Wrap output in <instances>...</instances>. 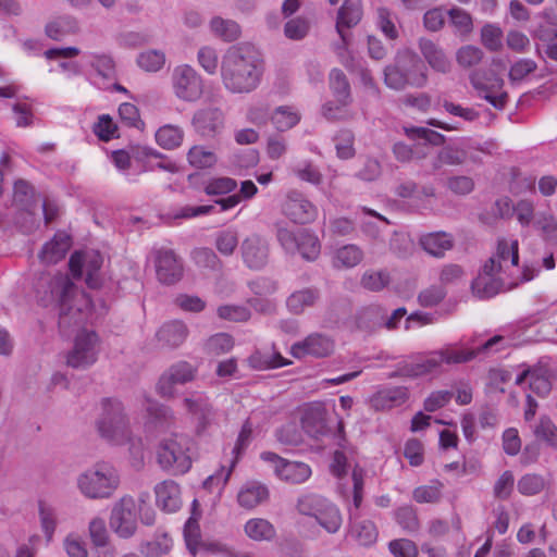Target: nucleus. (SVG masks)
<instances>
[{
  "instance_id": "nucleus-50",
  "label": "nucleus",
  "mask_w": 557,
  "mask_h": 557,
  "mask_svg": "<svg viewBox=\"0 0 557 557\" xmlns=\"http://www.w3.org/2000/svg\"><path fill=\"white\" fill-rule=\"evenodd\" d=\"M546 486V481L539 473H527L522 475L517 483L518 492L524 496H534L540 494Z\"/></svg>"
},
{
  "instance_id": "nucleus-48",
  "label": "nucleus",
  "mask_w": 557,
  "mask_h": 557,
  "mask_svg": "<svg viewBox=\"0 0 557 557\" xmlns=\"http://www.w3.org/2000/svg\"><path fill=\"white\" fill-rule=\"evenodd\" d=\"M214 247L224 257L232 256L238 247V233L234 228L218 232L214 237Z\"/></svg>"
},
{
  "instance_id": "nucleus-36",
  "label": "nucleus",
  "mask_w": 557,
  "mask_h": 557,
  "mask_svg": "<svg viewBox=\"0 0 557 557\" xmlns=\"http://www.w3.org/2000/svg\"><path fill=\"white\" fill-rule=\"evenodd\" d=\"M280 352L256 350L249 358L248 364L255 370L276 369L289 364Z\"/></svg>"
},
{
  "instance_id": "nucleus-3",
  "label": "nucleus",
  "mask_w": 557,
  "mask_h": 557,
  "mask_svg": "<svg viewBox=\"0 0 557 557\" xmlns=\"http://www.w3.org/2000/svg\"><path fill=\"white\" fill-rule=\"evenodd\" d=\"M426 83V66L420 57L409 49L399 50L393 62L384 67V84L391 89L422 88Z\"/></svg>"
},
{
  "instance_id": "nucleus-7",
  "label": "nucleus",
  "mask_w": 557,
  "mask_h": 557,
  "mask_svg": "<svg viewBox=\"0 0 557 557\" xmlns=\"http://www.w3.org/2000/svg\"><path fill=\"white\" fill-rule=\"evenodd\" d=\"M191 440L184 434H173L160 442L157 456L162 469L173 474H184L191 467L189 449Z\"/></svg>"
},
{
  "instance_id": "nucleus-2",
  "label": "nucleus",
  "mask_w": 557,
  "mask_h": 557,
  "mask_svg": "<svg viewBox=\"0 0 557 557\" xmlns=\"http://www.w3.org/2000/svg\"><path fill=\"white\" fill-rule=\"evenodd\" d=\"M46 287L39 299L44 306L55 304L59 307V329L63 335L67 336L73 327L79 326L85 321L84 310L89 300L64 274L47 278Z\"/></svg>"
},
{
  "instance_id": "nucleus-24",
  "label": "nucleus",
  "mask_w": 557,
  "mask_h": 557,
  "mask_svg": "<svg viewBox=\"0 0 557 557\" xmlns=\"http://www.w3.org/2000/svg\"><path fill=\"white\" fill-rule=\"evenodd\" d=\"M421 248L432 257L443 258L446 251L454 247V237L446 232H432L423 234L419 238Z\"/></svg>"
},
{
  "instance_id": "nucleus-31",
  "label": "nucleus",
  "mask_w": 557,
  "mask_h": 557,
  "mask_svg": "<svg viewBox=\"0 0 557 557\" xmlns=\"http://www.w3.org/2000/svg\"><path fill=\"white\" fill-rule=\"evenodd\" d=\"M209 29L215 38L224 42L235 41L242 35V28L236 21L222 16H213L210 20Z\"/></svg>"
},
{
  "instance_id": "nucleus-38",
  "label": "nucleus",
  "mask_w": 557,
  "mask_h": 557,
  "mask_svg": "<svg viewBox=\"0 0 557 557\" xmlns=\"http://www.w3.org/2000/svg\"><path fill=\"white\" fill-rule=\"evenodd\" d=\"M187 160L189 164L196 169H209L216 164V153L202 145L193 146L188 153Z\"/></svg>"
},
{
  "instance_id": "nucleus-40",
  "label": "nucleus",
  "mask_w": 557,
  "mask_h": 557,
  "mask_svg": "<svg viewBox=\"0 0 557 557\" xmlns=\"http://www.w3.org/2000/svg\"><path fill=\"white\" fill-rule=\"evenodd\" d=\"M77 29V22L72 16H61L46 25V34L53 40H61L64 36L76 33Z\"/></svg>"
},
{
  "instance_id": "nucleus-11",
  "label": "nucleus",
  "mask_w": 557,
  "mask_h": 557,
  "mask_svg": "<svg viewBox=\"0 0 557 557\" xmlns=\"http://www.w3.org/2000/svg\"><path fill=\"white\" fill-rule=\"evenodd\" d=\"M505 338L495 335L475 348H463L457 345H446L442 348L444 363L447 366L469 362L479 356H488L503 349L500 346Z\"/></svg>"
},
{
  "instance_id": "nucleus-18",
  "label": "nucleus",
  "mask_w": 557,
  "mask_h": 557,
  "mask_svg": "<svg viewBox=\"0 0 557 557\" xmlns=\"http://www.w3.org/2000/svg\"><path fill=\"white\" fill-rule=\"evenodd\" d=\"M334 348L335 344L332 337L321 333H312L304 341L293 344L290 354L297 359L305 358L306 356L324 358L330 356Z\"/></svg>"
},
{
  "instance_id": "nucleus-63",
  "label": "nucleus",
  "mask_w": 557,
  "mask_h": 557,
  "mask_svg": "<svg viewBox=\"0 0 557 557\" xmlns=\"http://www.w3.org/2000/svg\"><path fill=\"white\" fill-rule=\"evenodd\" d=\"M483 51L475 46L467 45L458 49L456 53L457 63L462 67H472L481 62Z\"/></svg>"
},
{
  "instance_id": "nucleus-16",
  "label": "nucleus",
  "mask_w": 557,
  "mask_h": 557,
  "mask_svg": "<svg viewBox=\"0 0 557 557\" xmlns=\"http://www.w3.org/2000/svg\"><path fill=\"white\" fill-rule=\"evenodd\" d=\"M157 277L164 285H173L183 277V262L172 249L160 248L154 251Z\"/></svg>"
},
{
  "instance_id": "nucleus-19",
  "label": "nucleus",
  "mask_w": 557,
  "mask_h": 557,
  "mask_svg": "<svg viewBox=\"0 0 557 557\" xmlns=\"http://www.w3.org/2000/svg\"><path fill=\"white\" fill-rule=\"evenodd\" d=\"M191 124L195 132L202 138L213 139L224 128V114L218 108H203L194 113Z\"/></svg>"
},
{
  "instance_id": "nucleus-22",
  "label": "nucleus",
  "mask_w": 557,
  "mask_h": 557,
  "mask_svg": "<svg viewBox=\"0 0 557 557\" xmlns=\"http://www.w3.org/2000/svg\"><path fill=\"white\" fill-rule=\"evenodd\" d=\"M183 404L187 411L191 413L197 421L198 432L205 431L208 425L211 424L214 413L212 406L206 396L196 393L184 398Z\"/></svg>"
},
{
  "instance_id": "nucleus-21",
  "label": "nucleus",
  "mask_w": 557,
  "mask_h": 557,
  "mask_svg": "<svg viewBox=\"0 0 557 557\" xmlns=\"http://www.w3.org/2000/svg\"><path fill=\"white\" fill-rule=\"evenodd\" d=\"M418 47L423 59L432 70L442 74H447L451 71L453 63L438 44L428 38H420Z\"/></svg>"
},
{
  "instance_id": "nucleus-29",
  "label": "nucleus",
  "mask_w": 557,
  "mask_h": 557,
  "mask_svg": "<svg viewBox=\"0 0 557 557\" xmlns=\"http://www.w3.org/2000/svg\"><path fill=\"white\" fill-rule=\"evenodd\" d=\"M187 334V326L182 321H172L160 327L157 339L163 347L175 348L185 342Z\"/></svg>"
},
{
  "instance_id": "nucleus-15",
  "label": "nucleus",
  "mask_w": 557,
  "mask_h": 557,
  "mask_svg": "<svg viewBox=\"0 0 557 557\" xmlns=\"http://www.w3.org/2000/svg\"><path fill=\"white\" fill-rule=\"evenodd\" d=\"M239 250L244 264L250 270H262L269 262L270 245L258 234H251L244 238Z\"/></svg>"
},
{
  "instance_id": "nucleus-25",
  "label": "nucleus",
  "mask_w": 557,
  "mask_h": 557,
  "mask_svg": "<svg viewBox=\"0 0 557 557\" xmlns=\"http://www.w3.org/2000/svg\"><path fill=\"white\" fill-rule=\"evenodd\" d=\"M304 431L313 438H319L327 432L325 409L321 405L307 407L301 417Z\"/></svg>"
},
{
  "instance_id": "nucleus-56",
  "label": "nucleus",
  "mask_w": 557,
  "mask_h": 557,
  "mask_svg": "<svg viewBox=\"0 0 557 557\" xmlns=\"http://www.w3.org/2000/svg\"><path fill=\"white\" fill-rule=\"evenodd\" d=\"M397 523L408 533L417 532L420 522L416 509L412 506H403L395 511Z\"/></svg>"
},
{
  "instance_id": "nucleus-17",
  "label": "nucleus",
  "mask_w": 557,
  "mask_h": 557,
  "mask_svg": "<svg viewBox=\"0 0 557 557\" xmlns=\"http://www.w3.org/2000/svg\"><path fill=\"white\" fill-rule=\"evenodd\" d=\"M195 375L196 368L186 361H178L172 364L159 379L158 393L162 397L172 398L175 394V385L188 383L195 379Z\"/></svg>"
},
{
  "instance_id": "nucleus-1",
  "label": "nucleus",
  "mask_w": 557,
  "mask_h": 557,
  "mask_svg": "<svg viewBox=\"0 0 557 557\" xmlns=\"http://www.w3.org/2000/svg\"><path fill=\"white\" fill-rule=\"evenodd\" d=\"M223 86L233 94H249L258 88L263 74V61L250 44L228 47L221 60Z\"/></svg>"
},
{
  "instance_id": "nucleus-33",
  "label": "nucleus",
  "mask_w": 557,
  "mask_h": 557,
  "mask_svg": "<svg viewBox=\"0 0 557 557\" xmlns=\"http://www.w3.org/2000/svg\"><path fill=\"white\" fill-rule=\"evenodd\" d=\"M320 299L318 288L309 287L294 292L286 300L288 310L294 314L302 313L307 308H311Z\"/></svg>"
},
{
  "instance_id": "nucleus-34",
  "label": "nucleus",
  "mask_w": 557,
  "mask_h": 557,
  "mask_svg": "<svg viewBox=\"0 0 557 557\" xmlns=\"http://www.w3.org/2000/svg\"><path fill=\"white\" fill-rule=\"evenodd\" d=\"M360 330L372 332L385 327V309L379 305H371L362 308L356 319Z\"/></svg>"
},
{
  "instance_id": "nucleus-42",
  "label": "nucleus",
  "mask_w": 557,
  "mask_h": 557,
  "mask_svg": "<svg viewBox=\"0 0 557 557\" xmlns=\"http://www.w3.org/2000/svg\"><path fill=\"white\" fill-rule=\"evenodd\" d=\"M533 36L541 41H553L557 38V17L552 12H544L540 17Z\"/></svg>"
},
{
  "instance_id": "nucleus-54",
  "label": "nucleus",
  "mask_w": 557,
  "mask_h": 557,
  "mask_svg": "<svg viewBox=\"0 0 557 557\" xmlns=\"http://www.w3.org/2000/svg\"><path fill=\"white\" fill-rule=\"evenodd\" d=\"M147 411L157 426L169 428L174 422V414L170 407L156 401H148Z\"/></svg>"
},
{
  "instance_id": "nucleus-12",
  "label": "nucleus",
  "mask_w": 557,
  "mask_h": 557,
  "mask_svg": "<svg viewBox=\"0 0 557 557\" xmlns=\"http://www.w3.org/2000/svg\"><path fill=\"white\" fill-rule=\"evenodd\" d=\"M102 262V256L98 251H75L70 258L69 268L75 277H81L85 273L86 284L91 288H98L101 285L99 271Z\"/></svg>"
},
{
  "instance_id": "nucleus-57",
  "label": "nucleus",
  "mask_w": 557,
  "mask_h": 557,
  "mask_svg": "<svg viewBox=\"0 0 557 557\" xmlns=\"http://www.w3.org/2000/svg\"><path fill=\"white\" fill-rule=\"evenodd\" d=\"M450 24L459 35H468L473 29L471 15L460 8H453L447 12Z\"/></svg>"
},
{
  "instance_id": "nucleus-59",
  "label": "nucleus",
  "mask_w": 557,
  "mask_h": 557,
  "mask_svg": "<svg viewBox=\"0 0 557 557\" xmlns=\"http://www.w3.org/2000/svg\"><path fill=\"white\" fill-rule=\"evenodd\" d=\"M219 318L232 322H246L250 319V310L240 305H223L216 309Z\"/></svg>"
},
{
  "instance_id": "nucleus-30",
  "label": "nucleus",
  "mask_w": 557,
  "mask_h": 557,
  "mask_svg": "<svg viewBox=\"0 0 557 557\" xmlns=\"http://www.w3.org/2000/svg\"><path fill=\"white\" fill-rule=\"evenodd\" d=\"M275 473L283 481L300 484L311 475V469L305 462L285 460L276 465Z\"/></svg>"
},
{
  "instance_id": "nucleus-44",
  "label": "nucleus",
  "mask_w": 557,
  "mask_h": 557,
  "mask_svg": "<svg viewBox=\"0 0 557 557\" xmlns=\"http://www.w3.org/2000/svg\"><path fill=\"white\" fill-rule=\"evenodd\" d=\"M258 191V187L252 181H244L240 184V193L230 195L225 198L215 200V203L220 206V211H226L236 207L240 200L252 198Z\"/></svg>"
},
{
  "instance_id": "nucleus-62",
  "label": "nucleus",
  "mask_w": 557,
  "mask_h": 557,
  "mask_svg": "<svg viewBox=\"0 0 557 557\" xmlns=\"http://www.w3.org/2000/svg\"><path fill=\"white\" fill-rule=\"evenodd\" d=\"M413 242L405 233L395 232L389 240V249L398 258H407L413 251Z\"/></svg>"
},
{
  "instance_id": "nucleus-39",
  "label": "nucleus",
  "mask_w": 557,
  "mask_h": 557,
  "mask_svg": "<svg viewBox=\"0 0 557 557\" xmlns=\"http://www.w3.org/2000/svg\"><path fill=\"white\" fill-rule=\"evenodd\" d=\"M298 247L296 252H299L301 257L308 261L315 260L321 251V244L315 234L308 230H301L299 232Z\"/></svg>"
},
{
  "instance_id": "nucleus-6",
  "label": "nucleus",
  "mask_w": 557,
  "mask_h": 557,
  "mask_svg": "<svg viewBox=\"0 0 557 557\" xmlns=\"http://www.w3.org/2000/svg\"><path fill=\"white\" fill-rule=\"evenodd\" d=\"M100 436L114 445H125L129 440V421L123 404L117 399L102 400V413L97 421Z\"/></svg>"
},
{
  "instance_id": "nucleus-23",
  "label": "nucleus",
  "mask_w": 557,
  "mask_h": 557,
  "mask_svg": "<svg viewBox=\"0 0 557 557\" xmlns=\"http://www.w3.org/2000/svg\"><path fill=\"white\" fill-rule=\"evenodd\" d=\"M362 16L361 0H344L336 20V30L344 45L347 44V35L344 27L350 28L357 25Z\"/></svg>"
},
{
  "instance_id": "nucleus-13",
  "label": "nucleus",
  "mask_w": 557,
  "mask_h": 557,
  "mask_svg": "<svg viewBox=\"0 0 557 557\" xmlns=\"http://www.w3.org/2000/svg\"><path fill=\"white\" fill-rule=\"evenodd\" d=\"M13 202L21 210L16 222L24 232L33 231L37 226L33 211L36 206L35 189L27 181L17 180L14 183Z\"/></svg>"
},
{
  "instance_id": "nucleus-5",
  "label": "nucleus",
  "mask_w": 557,
  "mask_h": 557,
  "mask_svg": "<svg viewBox=\"0 0 557 557\" xmlns=\"http://www.w3.org/2000/svg\"><path fill=\"white\" fill-rule=\"evenodd\" d=\"M120 485L119 471L109 462H97L77 475L79 493L92 500L110 498Z\"/></svg>"
},
{
  "instance_id": "nucleus-55",
  "label": "nucleus",
  "mask_w": 557,
  "mask_h": 557,
  "mask_svg": "<svg viewBox=\"0 0 557 557\" xmlns=\"http://www.w3.org/2000/svg\"><path fill=\"white\" fill-rule=\"evenodd\" d=\"M89 64L103 78L110 79L115 75V63L110 54L89 53Z\"/></svg>"
},
{
  "instance_id": "nucleus-51",
  "label": "nucleus",
  "mask_w": 557,
  "mask_h": 557,
  "mask_svg": "<svg viewBox=\"0 0 557 557\" xmlns=\"http://www.w3.org/2000/svg\"><path fill=\"white\" fill-rule=\"evenodd\" d=\"M502 283L491 275H479L472 282V290L480 298H491L498 294Z\"/></svg>"
},
{
  "instance_id": "nucleus-9",
  "label": "nucleus",
  "mask_w": 557,
  "mask_h": 557,
  "mask_svg": "<svg viewBox=\"0 0 557 557\" xmlns=\"http://www.w3.org/2000/svg\"><path fill=\"white\" fill-rule=\"evenodd\" d=\"M171 83L174 95L186 102H196L203 95V81L190 65L182 64L173 69Z\"/></svg>"
},
{
  "instance_id": "nucleus-58",
  "label": "nucleus",
  "mask_w": 557,
  "mask_h": 557,
  "mask_svg": "<svg viewBox=\"0 0 557 557\" xmlns=\"http://www.w3.org/2000/svg\"><path fill=\"white\" fill-rule=\"evenodd\" d=\"M530 389L540 397H545L552 391L547 370L544 368H533V374L529 382Z\"/></svg>"
},
{
  "instance_id": "nucleus-4",
  "label": "nucleus",
  "mask_w": 557,
  "mask_h": 557,
  "mask_svg": "<svg viewBox=\"0 0 557 557\" xmlns=\"http://www.w3.org/2000/svg\"><path fill=\"white\" fill-rule=\"evenodd\" d=\"M364 472L361 468L355 467L347 483L339 484V493L348 499L352 496L354 508H349L350 533L362 546H370L376 542L377 530L371 520H358L359 508L363 499Z\"/></svg>"
},
{
  "instance_id": "nucleus-64",
  "label": "nucleus",
  "mask_w": 557,
  "mask_h": 557,
  "mask_svg": "<svg viewBox=\"0 0 557 557\" xmlns=\"http://www.w3.org/2000/svg\"><path fill=\"white\" fill-rule=\"evenodd\" d=\"M534 226L542 231L545 240L557 243V222L553 215L539 214L534 221Z\"/></svg>"
},
{
  "instance_id": "nucleus-61",
  "label": "nucleus",
  "mask_w": 557,
  "mask_h": 557,
  "mask_svg": "<svg viewBox=\"0 0 557 557\" xmlns=\"http://www.w3.org/2000/svg\"><path fill=\"white\" fill-rule=\"evenodd\" d=\"M536 69L537 64L534 60L528 58L519 59L510 66L508 73L509 81L511 84L520 83Z\"/></svg>"
},
{
  "instance_id": "nucleus-26",
  "label": "nucleus",
  "mask_w": 557,
  "mask_h": 557,
  "mask_svg": "<svg viewBox=\"0 0 557 557\" xmlns=\"http://www.w3.org/2000/svg\"><path fill=\"white\" fill-rule=\"evenodd\" d=\"M158 506L168 512H175L181 508V490L173 480H165L154 487Z\"/></svg>"
},
{
  "instance_id": "nucleus-49",
  "label": "nucleus",
  "mask_w": 557,
  "mask_h": 557,
  "mask_svg": "<svg viewBox=\"0 0 557 557\" xmlns=\"http://www.w3.org/2000/svg\"><path fill=\"white\" fill-rule=\"evenodd\" d=\"M245 532L250 539L256 541H268L275 534L273 525L268 520L260 518L247 521L245 524Z\"/></svg>"
},
{
  "instance_id": "nucleus-43",
  "label": "nucleus",
  "mask_w": 557,
  "mask_h": 557,
  "mask_svg": "<svg viewBox=\"0 0 557 557\" xmlns=\"http://www.w3.org/2000/svg\"><path fill=\"white\" fill-rule=\"evenodd\" d=\"M191 259L195 262V264L199 268L215 272L222 271L223 262L211 248H195L191 251Z\"/></svg>"
},
{
  "instance_id": "nucleus-37",
  "label": "nucleus",
  "mask_w": 557,
  "mask_h": 557,
  "mask_svg": "<svg viewBox=\"0 0 557 557\" xmlns=\"http://www.w3.org/2000/svg\"><path fill=\"white\" fill-rule=\"evenodd\" d=\"M299 121V113L289 106L277 107L271 114V122L278 132L293 128Z\"/></svg>"
},
{
  "instance_id": "nucleus-8",
  "label": "nucleus",
  "mask_w": 557,
  "mask_h": 557,
  "mask_svg": "<svg viewBox=\"0 0 557 557\" xmlns=\"http://www.w3.org/2000/svg\"><path fill=\"white\" fill-rule=\"evenodd\" d=\"M299 513L313 517L327 533L334 534L342 527L343 518L339 508L319 495H305L298 499Z\"/></svg>"
},
{
  "instance_id": "nucleus-20",
  "label": "nucleus",
  "mask_w": 557,
  "mask_h": 557,
  "mask_svg": "<svg viewBox=\"0 0 557 557\" xmlns=\"http://www.w3.org/2000/svg\"><path fill=\"white\" fill-rule=\"evenodd\" d=\"M284 214L294 223L307 224L317 218V208L300 193L290 191L283 205Z\"/></svg>"
},
{
  "instance_id": "nucleus-41",
  "label": "nucleus",
  "mask_w": 557,
  "mask_h": 557,
  "mask_svg": "<svg viewBox=\"0 0 557 557\" xmlns=\"http://www.w3.org/2000/svg\"><path fill=\"white\" fill-rule=\"evenodd\" d=\"M466 160V150L454 146H447L438 151L436 158L432 162V168L434 171H437L443 165H459L465 163Z\"/></svg>"
},
{
  "instance_id": "nucleus-46",
  "label": "nucleus",
  "mask_w": 557,
  "mask_h": 557,
  "mask_svg": "<svg viewBox=\"0 0 557 557\" xmlns=\"http://www.w3.org/2000/svg\"><path fill=\"white\" fill-rule=\"evenodd\" d=\"M38 515L41 530L46 536L47 542H50L57 528V510L50 504L44 500H39Z\"/></svg>"
},
{
  "instance_id": "nucleus-35",
  "label": "nucleus",
  "mask_w": 557,
  "mask_h": 557,
  "mask_svg": "<svg viewBox=\"0 0 557 557\" xmlns=\"http://www.w3.org/2000/svg\"><path fill=\"white\" fill-rule=\"evenodd\" d=\"M70 248V238L66 235L54 236L52 240L45 244L39 258L47 264H54L62 260Z\"/></svg>"
},
{
  "instance_id": "nucleus-53",
  "label": "nucleus",
  "mask_w": 557,
  "mask_h": 557,
  "mask_svg": "<svg viewBox=\"0 0 557 557\" xmlns=\"http://www.w3.org/2000/svg\"><path fill=\"white\" fill-rule=\"evenodd\" d=\"M165 63V54L161 50H147L138 54L137 64L146 72H158Z\"/></svg>"
},
{
  "instance_id": "nucleus-45",
  "label": "nucleus",
  "mask_w": 557,
  "mask_h": 557,
  "mask_svg": "<svg viewBox=\"0 0 557 557\" xmlns=\"http://www.w3.org/2000/svg\"><path fill=\"white\" fill-rule=\"evenodd\" d=\"M533 434L537 440L557 449V426L547 416H542L533 428Z\"/></svg>"
},
{
  "instance_id": "nucleus-10",
  "label": "nucleus",
  "mask_w": 557,
  "mask_h": 557,
  "mask_svg": "<svg viewBox=\"0 0 557 557\" xmlns=\"http://www.w3.org/2000/svg\"><path fill=\"white\" fill-rule=\"evenodd\" d=\"M99 337L96 332L83 330L74 341V346L67 354L66 363L74 369H86L98 358Z\"/></svg>"
},
{
  "instance_id": "nucleus-28",
  "label": "nucleus",
  "mask_w": 557,
  "mask_h": 557,
  "mask_svg": "<svg viewBox=\"0 0 557 557\" xmlns=\"http://www.w3.org/2000/svg\"><path fill=\"white\" fill-rule=\"evenodd\" d=\"M269 497V490L258 482H247L237 494V502L245 509H252L264 503Z\"/></svg>"
},
{
  "instance_id": "nucleus-14",
  "label": "nucleus",
  "mask_w": 557,
  "mask_h": 557,
  "mask_svg": "<svg viewBox=\"0 0 557 557\" xmlns=\"http://www.w3.org/2000/svg\"><path fill=\"white\" fill-rule=\"evenodd\" d=\"M136 504L132 496H123L114 504L110 525L120 537H131L136 531Z\"/></svg>"
},
{
  "instance_id": "nucleus-32",
  "label": "nucleus",
  "mask_w": 557,
  "mask_h": 557,
  "mask_svg": "<svg viewBox=\"0 0 557 557\" xmlns=\"http://www.w3.org/2000/svg\"><path fill=\"white\" fill-rule=\"evenodd\" d=\"M329 86L334 99L342 104H351L352 96L349 81L339 69H333L329 75Z\"/></svg>"
},
{
  "instance_id": "nucleus-60",
  "label": "nucleus",
  "mask_w": 557,
  "mask_h": 557,
  "mask_svg": "<svg viewBox=\"0 0 557 557\" xmlns=\"http://www.w3.org/2000/svg\"><path fill=\"white\" fill-rule=\"evenodd\" d=\"M444 363L442 348L431 351L423 360L413 366V374L421 375L438 370Z\"/></svg>"
},
{
  "instance_id": "nucleus-27",
  "label": "nucleus",
  "mask_w": 557,
  "mask_h": 557,
  "mask_svg": "<svg viewBox=\"0 0 557 557\" xmlns=\"http://www.w3.org/2000/svg\"><path fill=\"white\" fill-rule=\"evenodd\" d=\"M408 399V389L404 386L389 387L379 391L371 398L375 410H386L403 405Z\"/></svg>"
},
{
  "instance_id": "nucleus-52",
  "label": "nucleus",
  "mask_w": 557,
  "mask_h": 557,
  "mask_svg": "<svg viewBox=\"0 0 557 557\" xmlns=\"http://www.w3.org/2000/svg\"><path fill=\"white\" fill-rule=\"evenodd\" d=\"M362 257L363 255L359 247L356 245H346L336 251L334 265L336 268H352L361 262Z\"/></svg>"
},
{
  "instance_id": "nucleus-47",
  "label": "nucleus",
  "mask_w": 557,
  "mask_h": 557,
  "mask_svg": "<svg viewBox=\"0 0 557 557\" xmlns=\"http://www.w3.org/2000/svg\"><path fill=\"white\" fill-rule=\"evenodd\" d=\"M184 137V132L175 125H164L156 133V140L164 149H174L178 147Z\"/></svg>"
}]
</instances>
